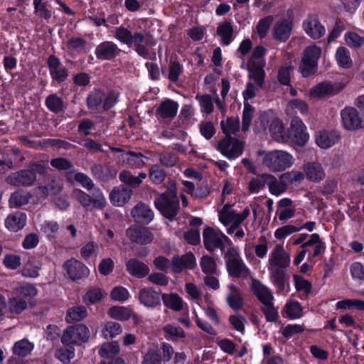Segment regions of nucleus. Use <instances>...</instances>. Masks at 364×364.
<instances>
[{"label": "nucleus", "mask_w": 364, "mask_h": 364, "mask_svg": "<svg viewBox=\"0 0 364 364\" xmlns=\"http://www.w3.org/2000/svg\"><path fill=\"white\" fill-rule=\"evenodd\" d=\"M304 172L292 171L282 174L280 179L288 185L301 182L305 178Z\"/></svg>", "instance_id": "61"}, {"label": "nucleus", "mask_w": 364, "mask_h": 364, "mask_svg": "<svg viewBox=\"0 0 364 364\" xmlns=\"http://www.w3.org/2000/svg\"><path fill=\"white\" fill-rule=\"evenodd\" d=\"M343 127L348 131L362 128V119L358 111L353 107H346L341 112Z\"/></svg>", "instance_id": "16"}, {"label": "nucleus", "mask_w": 364, "mask_h": 364, "mask_svg": "<svg viewBox=\"0 0 364 364\" xmlns=\"http://www.w3.org/2000/svg\"><path fill=\"white\" fill-rule=\"evenodd\" d=\"M126 234L131 241L139 244H148L153 240L152 235L146 229L138 226L130 227Z\"/></svg>", "instance_id": "23"}, {"label": "nucleus", "mask_w": 364, "mask_h": 364, "mask_svg": "<svg viewBox=\"0 0 364 364\" xmlns=\"http://www.w3.org/2000/svg\"><path fill=\"white\" fill-rule=\"evenodd\" d=\"M303 315V309L298 301H291L286 304L284 309V316L291 319L299 318Z\"/></svg>", "instance_id": "46"}, {"label": "nucleus", "mask_w": 364, "mask_h": 364, "mask_svg": "<svg viewBox=\"0 0 364 364\" xmlns=\"http://www.w3.org/2000/svg\"><path fill=\"white\" fill-rule=\"evenodd\" d=\"M50 74L52 78L58 82L64 81L68 77L67 69L61 64L55 56H50L48 60Z\"/></svg>", "instance_id": "24"}, {"label": "nucleus", "mask_w": 364, "mask_h": 364, "mask_svg": "<svg viewBox=\"0 0 364 364\" xmlns=\"http://www.w3.org/2000/svg\"><path fill=\"white\" fill-rule=\"evenodd\" d=\"M228 273L234 277H247L250 275V269L242 259L226 264Z\"/></svg>", "instance_id": "37"}, {"label": "nucleus", "mask_w": 364, "mask_h": 364, "mask_svg": "<svg viewBox=\"0 0 364 364\" xmlns=\"http://www.w3.org/2000/svg\"><path fill=\"white\" fill-rule=\"evenodd\" d=\"M140 304L147 308H155L161 305V298L154 289L146 287L141 289L138 296Z\"/></svg>", "instance_id": "22"}, {"label": "nucleus", "mask_w": 364, "mask_h": 364, "mask_svg": "<svg viewBox=\"0 0 364 364\" xmlns=\"http://www.w3.org/2000/svg\"><path fill=\"white\" fill-rule=\"evenodd\" d=\"M338 141V136L332 132H321L318 133L316 137V144L321 149H326L334 144Z\"/></svg>", "instance_id": "36"}, {"label": "nucleus", "mask_w": 364, "mask_h": 364, "mask_svg": "<svg viewBox=\"0 0 364 364\" xmlns=\"http://www.w3.org/2000/svg\"><path fill=\"white\" fill-rule=\"evenodd\" d=\"M118 52L117 46L112 41H105L100 43L95 50V55L100 60H110Z\"/></svg>", "instance_id": "29"}, {"label": "nucleus", "mask_w": 364, "mask_h": 364, "mask_svg": "<svg viewBox=\"0 0 364 364\" xmlns=\"http://www.w3.org/2000/svg\"><path fill=\"white\" fill-rule=\"evenodd\" d=\"M292 23L290 21L283 19L278 21L272 28V36L274 40L286 41L290 36Z\"/></svg>", "instance_id": "25"}, {"label": "nucleus", "mask_w": 364, "mask_h": 364, "mask_svg": "<svg viewBox=\"0 0 364 364\" xmlns=\"http://www.w3.org/2000/svg\"><path fill=\"white\" fill-rule=\"evenodd\" d=\"M196 99L198 100L202 112L209 114L213 111L212 98L208 95H197Z\"/></svg>", "instance_id": "60"}, {"label": "nucleus", "mask_w": 364, "mask_h": 364, "mask_svg": "<svg viewBox=\"0 0 364 364\" xmlns=\"http://www.w3.org/2000/svg\"><path fill=\"white\" fill-rule=\"evenodd\" d=\"M38 293L35 285L31 284H23L14 289L13 294L23 296L24 298H32Z\"/></svg>", "instance_id": "55"}, {"label": "nucleus", "mask_w": 364, "mask_h": 364, "mask_svg": "<svg viewBox=\"0 0 364 364\" xmlns=\"http://www.w3.org/2000/svg\"><path fill=\"white\" fill-rule=\"evenodd\" d=\"M68 277L73 279H80L87 277L90 274V269L81 262L70 259L66 261L63 265Z\"/></svg>", "instance_id": "18"}, {"label": "nucleus", "mask_w": 364, "mask_h": 364, "mask_svg": "<svg viewBox=\"0 0 364 364\" xmlns=\"http://www.w3.org/2000/svg\"><path fill=\"white\" fill-rule=\"evenodd\" d=\"M105 93L101 90H94L89 95L87 103L90 109L102 107Z\"/></svg>", "instance_id": "56"}, {"label": "nucleus", "mask_w": 364, "mask_h": 364, "mask_svg": "<svg viewBox=\"0 0 364 364\" xmlns=\"http://www.w3.org/2000/svg\"><path fill=\"white\" fill-rule=\"evenodd\" d=\"M114 37L120 42L132 46V33L127 28L120 26L115 29Z\"/></svg>", "instance_id": "63"}, {"label": "nucleus", "mask_w": 364, "mask_h": 364, "mask_svg": "<svg viewBox=\"0 0 364 364\" xmlns=\"http://www.w3.org/2000/svg\"><path fill=\"white\" fill-rule=\"evenodd\" d=\"M294 156L287 151L274 150L267 152L263 158V164L272 172L283 171L294 164Z\"/></svg>", "instance_id": "4"}, {"label": "nucleus", "mask_w": 364, "mask_h": 364, "mask_svg": "<svg viewBox=\"0 0 364 364\" xmlns=\"http://www.w3.org/2000/svg\"><path fill=\"white\" fill-rule=\"evenodd\" d=\"M168 188V191L155 199L154 205L164 217L172 220L177 215L179 205L176 183L173 181H169Z\"/></svg>", "instance_id": "2"}, {"label": "nucleus", "mask_w": 364, "mask_h": 364, "mask_svg": "<svg viewBox=\"0 0 364 364\" xmlns=\"http://www.w3.org/2000/svg\"><path fill=\"white\" fill-rule=\"evenodd\" d=\"M286 111L289 114H294L299 112L302 115H306L309 113V105L303 100L293 99L288 102Z\"/></svg>", "instance_id": "40"}, {"label": "nucleus", "mask_w": 364, "mask_h": 364, "mask_svg": "<svg viewBox=\"0 0 364 364\" xmlns=\"http://www.w3.org/2000/svg\"><path fill=\"white\" fill-rule=\"evenodd\" d=\"M126 267L131 275L138 278L144 277L149 272V267L136 259H129L126 263Z\"/></svg>", "instance_id": "31"}, {"label": "nucleus", "mask_w": 364, "mask_h": 364, "mask_svg": "<svg viewBox=\"0 0 364 364\" xmlns=\"http://www.w3.org/2000/svg\"><path fill=\"white\" fill-rule=\"evenodd\" d=\"M203 240L205 247L208 251H213L219 248L224 250L226 244L230 243V240L222 232L207 227L203 232Z\"/></svg>", "instance_id": "11"}, {"label": "nucleus", "mask_w": 364, "mask_h": 364, "mask_svg": "<svg viewBox=\"0 0 364 364\" xmlns=\"http://www.w3.org/2000/svg\"><path fill=\"white\" fill-rule=\"evenodd\" d=\"M217 33L224 45L228 46L230 44L233 40V28L231 23L225 21L220 23L217 28Z\"/></svg>", "instance_id": "39"}, {"label": "nucleus", "mask_w": 364, "mask_h": 364, "mask_svg": "<svg viewBox=\"0 0 364 364\" xmlns=\"http://www.w3.org/2000/svg\"><path fill=\"white\" fill-rule=\"evenodd\" d=\"M122 156L124 163H127V165L135 168H140L146 165L144 161V159L149 160L151 159L150 156L134 151L124 153Z\"/></svg>", "instance_id": "33"}, {"label": "nucleus", "mask_w": 364, "mask_h": 364, "mask_svg": "<svg viewBox=\"0 0 364 364\" xmlns=\"http://www.w3.org/2000/svg\"><path fill=\"white\" fill-rule=\"evenodd\" d=\"M301 247L307 250L308 259L311 260L324 251L325 244L321 240L318 234L314 233L306 242L302 244Z\"/></svg>", "instance_id": "20"}, {"label": "nucleus", "mask_w": 364, "mask_h": 364, "mask_svg": "<svg viewBox=\"0 0 364 364\" xmlns=\"http://www.w3.org/2000/svg\"><path fill=\"white\" fill-rule=\"evenodd\" d=\"M34 345L27 339L16 342L12 348L14 354L19 357H25L33 350Z\"/></svg>", "instance_id": "45"}, {"label": "nucleus", "mask_w": 364, "mask_h": 364, "mask_svg": "<svg viewBox=\"0 0 364 364\" xmlns=\"http://www.w3.org/2000/svg\"><path fill=\"white\" fill-rule=\"evenodd\" d=\"M339 91L331 82H324L318 84L309 91V95L313 98H321L336 95Z\"/></svg>", "instance_id": "28"}, {"label": "nucleus", "mask_w": 364, "mask_h": 364, "mask_svg": "<svg viewBox=\"0 0 364 364\" xmlns=\"http://www.w3.org/2000/svg\"><path fill=\"white\" fill-rule=\"evenodd\" d=\"M305 33L311 39L318 40L326 33V28L321 23L318 16L309 15L302 23Z\"/></svg>", "instance_id": "15"}, {"label": "nucleus", "mask_w": 364, "mask_h": 364, "mask_svg": "<svg viewBox=\"0 0 364 364\" xmlns=\"http://www.w3.org/2000/svg\"><path fill=\"white\" fill-rule=\"evenodd\" d=\"M267 50L262 46H256L247 64L248 73L254 75L257 80L261 81L262 76H265L264 67L265 65L264 55Z\"/></svg>", "instance_id": "10"}, {"label": "nucleus", "mask_w": 364, "mask_h": 364, "mask_svg": "<svg viewBox=\"0 0 364 364\" xmlns=\"http://www.w3.org/2000/svg\"><path fill=\"white\" fill-rule=\"evenodd\" d=\"M122 332L121 326L119 323L109 321L105 323L102 330V335L104 338H114Z\"/></svg>", "instance_id": "62"}, {"label": "nucleus", "mask_w": 364, "mask_h": 364, "mask_svg": "<svg viewBox=\"0 0 364 364\" xmlns=\"http://www.w3.org/2000/svg\"><path fill=\"white\" fill-rule=\"evenodd\" d=\"M263 178L269 186L271 193L278 196L285 191L287 183L281 179L280 181H278L274 176L268 174H264Z\"/></svg>", "instance_id": "41"}, {"label": "nucleus", "mask_w": 364, "mask_h": 364, "mask_svg": "<svg viewBox=\"0 0 364 364\" xmlns=\"http://www.w3.org/2000/svg\"><path fill=\"white\" fill-rule=\"evenodd\" d=\"M41 263L35 259H29L22 269V274L26 277L36 278L39 275Z\"/></svg>", "instance_id": "49"}, {"label": "nucleus", "mask_w": 364, "mask_h": 364, "mask_svg": "<svg viewBox=\"0 0 364 364\" xmlns=\"http://www.w3.org/2000/svg\"><path fill=\"white\" fill-rule=\"evenodd\" d=\"M161 299L167 308L174 311H180L183 309L184 301L178 294H164Z\"/></svg>", "instance_id": "35"}, {"label": "nucleus", "mask_w": 364, "mask_h": 364, "mask_svg": "<svg viewBox=\"0 0 364 364\" xmlns=\"http://www.w3.org/2000/svg\"><path fill=\"white\" fill-rule=\"evenodd\" d=\"M221 129L225 136L235 134L240 129V120L238 117H228L220 122Z\"/></svg>", "instance_id": "43"}, {"label": "nucleus", "mask_w": 364, "mask_h": 364, "mask_svg": "<svg viewBox=\"0 0 364 364\" xmlns=\"http://www.w3.org/2000/svg\"><path fill=\"white\" fill-rule=\"evenodd\" d=\"M45 168L41 165L34 164L30 170L21 171L16 173L10 176L9 180L14 186H30L36 181L35 172L42 173Z\"/></svg>", "instance_id": "14"}, {"label": "nucleus", "mask_w": 364, "mask_h": 364, "mask_svg": "<svg viewBox=\"0 0 364 364\" xmlns=\"http://www.w3.org/2000/svg\"><path fill=\"white\" fill-rule=\"evenodd\" d=\"M196 265V258L192 253L179 256L176 255L172 258L171 270L173 274H179L186 269H193Z\"/></svg>", "instance_id": "17"}, {"label": "nucleus", "mask_w": 364, "mask_h": 364, "mask_svg": "<svg viewBox=\"0 0 364 364\" xmlns=\"http://www.w3.org/2000/svg\"><path fill=\"white\" fill-rule=\"evenodd\" d=\"M287 136L288 141L300 146L305 145L309 139L306 127L299 117L292 119Z\"/></svg>", "instance_id": "13"}, {"label": "nucleus", "mask_w": 364, "mask_h": 364, "mask_svg": "<svg viewBox=\"0 0 364 364\" xmlns=\"http://www.w3.org/2000/svg\"><path fill=\"white\" fill-rule=\"evenodd\" d=\"M230 293L227 296V302L233 310H240L243 306L241 292L233 284L230 285Z\"/></svg>", "instance_id": "38"}, {"label": "nucleus", "mask_w": 364, "mask_h": 364, "mask_svg": "<svg viewBox=\"0 0 364 364\" xmlns=\"http://www.w3.org/2000/svg\"><path fill=\"white\" fill-rule=\"evenodd\" d=\"M28 304L25 299L15 294L9 299V309L11 313L17 314L21 313L28 308Z\"/></svg>", "instance_id": "50"}, {"label": "nucleus", "mask_w": 364, "mask_h": 364, "mask_svg": "<svg viewBox=\"0 0 364 364\" xmlns=\"http://www.w3.org/2000/svg\"><path fill=\"white\" fill-rule=\"evenodd\" d=\"M248 77L250 81L247 83L246 89L242 92L245 100V107L242 115V130L244 132L248 130L254 114V109L246 102V101L251 100L256 96L257 91L263 85L265 76H262L261 81L257 80V78L250 73H248Z\"/></svg>", "instance_id": "3"}, {"label": "nucleus", "mask_w": 364, "mask_h": 364, "mask_svg": "<svg viewBox=\"0 0 364 364\" xmlns=\"http://www.w3.org/2000/svg\"><path fill=\"white\" fill-rule=\"evenodd\" d=\"M336 310H350L356 309L364 311V301L359 299H346L338 301L336 304Z\"/></svg>", "instance_id": "51"}, {"label": "nucleus", "mask_w": 364, "mask_h": 364, "mask_svg": "<svg viewBox=\"0 0 364 364\" xmlns=\"http://www.w3.org/2000/svg\"><path fill=\"white\" fill-rule=\"evenodd\" d=\"M249 208H245L241 213H236L230 206L225 205L219 213L220 221L225 225H230L228 233H234V228L238 226L250 215Z\"/></svg>", "instance_id": "9"}, {"label": "nucleus", "mask_w": 364, "mask_h": 364, "mask_svg": "<svg viewBox=\"0 0 364 364\" xmlns=\"http://www.w3.org/2000/svg\"><path fill=\"white\" fill-rule=\"evenodd\" d=\"M90 338V330L84 324H77L66 328L62 335L61 342L64 346H72L85 343Z\"/></svg>", "instance_id": "7"}, {"label": "nucleus", "mask_w": 364, "mask_h": 364, "mask_svg": "<svg viewBox=\"0 0 364 364\" xmlns=\"http://www.w3.org/2000/svg\"><path fill=\"white\" fill-rule=\"evenodd\" d=\"M26 219V215L24 213L15 212L7 216L5 220V226L11 232H17L25 226Z\"/></svg>", "instance_id": "27"}, {"label": "nucleus", "mask_w": 364, "mask_h": 364, "mask_svg": "<svg viewBox=\"0 0 364 364\" xmlns=\"http://www.w3.org/2000/svg\"><path fill=\"white\" fill-rule=\"evenodd\" d=\"M335 58L338 66L341 68L348 69L353 65L349 50L345 47H339L336 50Z\"/></svg>", "instance_id": "42"}, {"label": "nucleus", "mask_w": 364, "mask_h": 364, "mask_svg": "<svg viewBox=\"0 0 364 364\" xmlns=\"http://www.w3.org/2000/svg\"><path fill=\"white\" fill-rule=\"evenodd\" d=\"M321 54L322 48L316 44H311L305 48L299 67L304 77H309L316 72Z\"/></svg>", "instance_id": "5"}, {"label": "nucleus", "mask_w": 364, "mask_h": 364, "mask_svg": "<svg viewBox=\"0 0 364 364\" xmlns=\"http://www.w3.org/2000/svg\"><path fill=\"white\" fill-rule=\"evenodd\" d=\"M63 188V183L60 179H53L46 186L39 188L40 191L45 196L58 194Z\"/></svg>", "instance_id": "52"}, {"label": "nucleus", "mask_w": 364, "mask_h": 364, "mask_svg": "<svg viewBox=\"0 0 364 364\" xmlns=\"http://www.w3.org/2000/svg\"><path fill=\"white\" fill-rule=\"evenodd\" d=\"M245 143L231 136H225L214 145L215 149L223 156L232 160L242 155Z\"/></svg>", "instance_id": "8"}, {"label": "nucleus", "mask_w": 364, "mask_h": 364, "mask_svg": "<svg viewBox=\"0 0 364 364\" xmlns=\"http://www.w3.org/2000/svg\"><path fill=\"white\" fill-rule=\"evenodd\" d=\"M119 352V344L116 341L107 342L102 345L99 354L104 359H111Z\"/></svg>", "instance_id": "48"}, {"label": "nucleus", "mask_w": 364, "mask_h": 364, "mask_svg": "<svg viewBox=\"0 0 364 364\" xmlns=\"http://www.w3.org/2000/svg\"><path fill=\"white\" fill-rule=\"evenodd\" d=\"M87 315V310L84 306H73L68 310L66 321L69 323L79 321L84 319Z\"/></svg>", "instance_id": "53"}, {"label": "nucleus", "mask_w": 364, "mask_h": 364, "mask_svg": "<svg viewBox=\"0 0 364 364\" xmlns=\"http://www.w3.org/2000/svg\"><path fill=\"white\" fill-rule=\"evenodd\" d=\"M202 271L206 274H217V264L215 259L210 256H203L200 261Z\"/></svg>", "instance_id": "59"}, {"label": "nucleus", "mask_w": 364, "mask_h": 364, "mask_svg": "<svg viewBox=\"0 0 364 364\" xmlns=\"http://www.w3.org/2000/svg\"><path fill=\"white\" fill-rule=\"evenodd\" d=\"M132 196V191L124 186L114 188L109 193V200L114 206L121 207L127 203Z\"/></svg>", "instance_id": "21"}, {"label": "nucleus", "mask_w": 364, "mask_h": 364, "mask_svg": "<svg viewBox=\"0 0 364 364\" xmlns=\"http://www.w3.org/2000/svg\"><path fill=\"white\" fill-rule=\"evenodd\" d=\"M164 337L167 340L177 341L185 337L184 331L178 326L175 324H167L163 328Z\"/></svg>", "instance_id": "47"}, {"label": "nucleus", "mask_w": 364, "mask_h": 364, "mask_svg": "<svg viewBox=\"0 0 364 364\" xmlns=\"http://www.w3.org/2000/svg\"><path fill=\"white\" fill-rule=\"evenodd\" d=\"M142 364H161V357L157 350L154 349L149 350L143 355Z\"/></svg>", "instance_id": "64"}, {"label": "nucleus", "mask_w": 364, "mask_h": 364, "mask_svg": "<svg viewBox=\"0 0 364 364\" xmlns=\"http://www.w3.org/2000/svg\"><path fill=\"white\" fill-rule=\"evenodd\" d=\"M149 177L154 184H161L166 178V172L159 165H152L149 171Z\"/></svg>", "instance_id": "57"}, {"label": "nucleus", "mask_w": 364, "mask_h": 364, "mask_svg": "<svg viewBox=\"0 0 364 364\" xmlns=\"http://www.w3.org/2000/svg\"><path fill=\"white\" fill-rule=\"evenodd\" d=\"M105 291L100 288H92L85 294L83 301L86 304H94L102 299Z\"/></svg>", "instance_id": "54"}, {"label": "nucleus", "mask_w": 364, "mask_h": 364, "mask_svg": "<svg viewBox=\"0 0 364 364\" xmlns=\"http://www.w3.org/2000/svg\"><path fill=\"white\" fill-rule=\"evenodd\" d=\"M178 104L173 100H166L163 102L156 110V115L159 118H173L178 111Z\"/></svg>", "instance_id": "32"}, {"label": "nucleus", "mask_w": 364, "mask_h": 364, "mask_svg": "<svg viewBox=\"0 0 364 364\" xmlns=\"http://www.w3.org/2000/svg\"><path fill=\"white\" fill-rule=\"evenodd\" d=\"M73 196L84 207L92 205L94 208L97 209H102L107 203L103 193L98 188L93 189L92 196H90L79 189L74 190Z\"/></svg>", "instance_id": "12"}, {"label": "nucleus", "mask_w": 364, "mask_h": 364, "mask_svg": "<svg viewBox=\"0 0 364 364\" xmlns=\"http://www.w3.org/2000/svg\"><path fill=\"white\" fill-rule=\"evenodd\" d=\"M147 175L144 172H141L138 176L132 175L129 171L124 170L119 175L121 182L132 187H139L142 181L146 178Z\"/></svg>", "instance_id": "34"}, {"label": "nucleus", "mask_w": 364, "mask_h": 364, "mask_svg": "<svg viewBox=\"0 0 364 364\" xmlns=\"http://www.w3.org/2000/svg\"><path fill=\"white\" fill-rule=\"evenodd\" d=\"M251 289L258 300L262 304L272 301L274 299L269 288L262 284L259 280L253 279L252 281Z\"/></svg>", "instance_id": "30"}, {"label": "nucleus", "mask_w": 364, "mask_h": 364, "mask_svg": "<svg viewBox=\"0 0 364 364\" xmlns=\"http://www.w3.org/2000/svg\"><path fill=\"white\" fill-rule=\"evenodd\" d=\"M132 215L137 223H149L154 218L151 209L143 203H137L132 210Z\"/></svg>", "instance_id": "26"}, {"label": "nucleus", "mask_w": 364, "mask_h": 364, "mask_svg": "<svg viewBox=\"0 0 364 364\" xmlns=\"http://www.w3.org/2000/svg\"><path fill=\"white\" fill-rule=\"evenodd\" d=\"M303 171L306 178L311 182L319 183L326 176L324 168L322 164L318 161L305 163L303 166Z\"/></svg>", "instance_id": "19"}, {"label": "nucleus", "mask_w": 364, "mask_h": 364, "mask_svg": "<svg viewBox=\"0 0 364 364\" xmlns=\"http://www.w3.org/2000/svg\"><path fill=\"white\" fill-rule=\"evenodd\" d=\"M269 126V131L272 138L279 142H286L288 141V132L284 130L282 121L277 118L270 117L268 113L261 114L259 122H257L256 127L258 131L267 129Z\"/></svg>", "instance_id": "6"}, {"label": "nucleus", "mask_w": 364, "mask_h": 364, "mask_svg": "<svg viewBox=\"0 0 364 364\" xmlns=\"http://www.w3.org/2000/svg\"><path fill=\"white\" fill-rule=\"evenodd\" d=\"M290 264V255L282 245H277L272 250L268 259V270L270 278L278 292L285 290V274L284 269Z\"/></svg>", "instance_id": "1"}, {"label": "nucleus", "mask_w": 364, "mask_h": 364, "mask_svg": "<svg viewBox=\"0 0 364 364\" xmlns=\"http://www.w3.org/2000/svg\"><path fill=\"white\" fill-rule=\"evenodd\" d=\"M107 314L113 319L127 321L132 316L133 312L128 307L116 306L111 307Z\"/></svg>", "instance_id": "44"}, {"label": "nucleus", "mask_w": 364, "mask_h": 364, "mask_svg": "<svg viewBox=\"0 0 364 364\" xmlns=\"http://www.w3.org/2000/svg\"><path fill=\"white\" fill-rule=\"evenodd\" d=\"M30 197L31 195L26 191H16L10 197V205L13 207H18L26 205L28 203Z\"/></svg>", "instance_id": "58"}]
</instances>
